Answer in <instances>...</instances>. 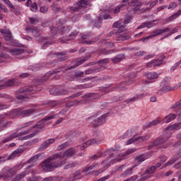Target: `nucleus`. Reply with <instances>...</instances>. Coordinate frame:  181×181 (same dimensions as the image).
Wrapping results in <instances>:
<instances>
[{
	"label": "nucleus",
	"instance_id": "nucleus-1",
	"mask_svg": "<svg viewBox=\"0 0 181 181\" xmlns=\"http://www.w3.org/2000/svg\"><path fill=\"white\" fill-rule=\"evenodd\" d=\"M74 153H76V149L74 148H69L63 154L62 153H57L41 163V166L43 170L53 172L57 168L63 166V159L64 158H71Z\"/></svg>",
	"mask_w": 181,
	"mask_h": 181
},
{
	"label": "nucleus",
	"instance_id": "nucleus-2",
	"mask_svg": "<svg viewBox=\"0 0 181 181\" xmlns=\"http://www.w3.org/2000/svg\"><path fill=\"white\" fill-rule=\"evenodd\" d=\"M33 91H35V89H33L32 88H25L24 89H20L19 93H21V94H24V95L17 94L16 97L18 100H25V98H32V97L30 95H28V94H30V93H33Z\"/></svg>",
	"mask_w": 181,
	"mask_h": 181
},
{
	"label": "nucleus",
	"instance_id": "nucleus-3",
	"mask_svg": "<svg viewBox=\"0 0 181 181\" xmlns=\"http://www.w3.org/2000/svg\"><path fill=\"white\" fill-rule=\"evenodd\" d=\"M89 4L90 1L88 0H80L78 1V3L71 7V11H73V12H77L78 9H81V8H86V6Z\"/></svg>",
	"mask_w": 181,
	"mask_h": 181
},
{
	"label": "nucleus",
	"instance_id": "nucleus-4",
	"mask_svg": "<svg viewBox=\"0 0 181 181\" xmlns=\"http://www.w3.org/2000/svg\"><path fill=\"white\" fill-rule=\"evenodd\" d=\"M54 118H55L54 115L47 116L38 122L35 125L33 126L32 128H37L38 129H42L45 127V122H46V121H50V119H54Z\"/></svg>",
	"mask_w": 181,
	"mask_h": 181
},
{
	"label": "nucleus",
	"instance_id": "nucleus-5",
	"mask_svg": "<svg viewBox=\"0 0 181 181\" xmlns=\"http://www.w3.org/2000/svg\"><path fill=\"white\" fill-rule=\"evenodd\" d=\"M136 149L135 148H131L129 149L126 153H120L117 156V157L112 160V162H119V160H123V159H127L128 155H131V153H134Z\"/></svg>",
	"mask_w": 181,
	"mask_h": 181
},
{
	"label": "nucleus",
	"instance_id": "nucleus-6",
	"mask_svg": "<svg viewBox=\"0 0 181 181\" xmlns=\"http://www.w3.org/2000/svg\"><path fill=\"white\" fill-rule=\"evenodd\" d=\"M88 59H91V54H86V56L83 57V59L77 61L78 64H76L73 66H69V68L66 69V70H73V69H76V67H78L80 64L84 63V62H87Z\"/></svg>",
	"mask_w": 181,
	"mask_h": 181
},
{
	"label": "nucleus",
	"instance_id": "nucleus-7",
	"mask_svg": "<svg viewBox=\"0 0 181 181\" xmlns=\"http://www.w3.org/2000/svg\"><path fill=\"white\" fill-rule=\"evenodd\" d=\"M135 160H137L136 165L125 171L126 175H132V169H134V168H136V166H138L139 165H141V163H142V162L145 160V158L136 157Z\"/></svg>",
	"mask_w": 181,
	"mask_h": 181
},
{
	"label": "nucleus",
	"instance_id": "nucleus-8",
	"mask_svg": "<svg viewBox=\"0 0 181 181\" xmlns=\"http://www.w3.org/2000/svg\"><path fill=\"white\" fill-rule=\"evenodd\" d=\"M57 73H60V71L55 69L54 71H49L47 73L45 74L44 76L41 78V83L43 84L46 80H49L50 78V76H52V74H57Z\"/></svg>",
	"mask_w": 181,
	"mask_h": 181
},
{
	"label": "nucleus",
	"instance_id": "nucleus-9",
	"mask_svg": "<svg viewBox=\"0 0 181 181\" xmlns=\"http://www.w3.org/2000/svg\"><path fill=\"white\" fill-rule=\"evenodd\" d=\"M168 139H169V138L160 136L159 137L153 140V146H159L160 145L165 144V142H166Z\"/></svg>",
	"mask_w": 181,
	"mask_h": 181
},
{
	"label": "nucleus",
	"instance_id": "nucleus-10",
	"mask_svg": "<svg viewBox=\"0 0 181 181\" xmlns=\"http://www.w3.org/2000/svg\"><path fill=\"white\" fill-rule=\"evenodd\" d=\"M146 139L144 136H133L132 139H129L127 142V145H131V144H134V142H144Z\"/></svg>",
	"mask_w": 181,
	"mask_h": 181
},
{
	"label": "nucleus",
	"instance_id": "nucleus-11",
	"mask_svg": "<svg viewBox=\"0 0 181 181\" xmlns=\"http://www.w3.org/2000/svg\"><path fill=\"white\" fill-rule=\"evenodd\" d=\"M54 142V139H49L45 141L40 146L38 151H40V152L45 151V149H46L49 146V145H52V144H53Z\"/></svg>",
	"mask_w": 181,
	"mask_h": 181
},
{
	"label": "nucleus",
	"instance_id": "nucleus-12",
	"mask_svg": "<svg viewBox=\"0 0 181 181\" xmlns=\"http://www.w3.org/2000/svg\"><path fill=\"white\" fill-rule=\"evenodd\" d=\"M180 158H181V153H178L177 154H176L173 156V159L168 161L164 165V166H170L171 165H173V163H175V162H176L177 160H179V159H180Z\"/></svg>",
	"mask_w": 181,
	"mask_h": 181
},
{
	"label": "nucleus",
	"instance_id": "nucleus-13",
	"mask_svg": "<svg viewBox=\"0 0 181 181\" xmlns=\"http://www.w3.org/2000/svg\"><path fill=\"white\" fill-rule=\"evenodd\" d=\"M15 83H16V80L15 79L8 80L3 84H0V90H2V87H13V86H15Z\"/></svg>",
	"mask_w": 181,
	"mask_h": 181
},
{
	"label": "nucleus",
	"instance_id": "nucleus-14",
	"mask_svg": "<svg viewBox=\"0 0 181 181\" xmlns=\"http://www.w3.org/2000/svg\"><path fill=\"white\" fill-rule=\"evenodd\" d=\"M100 71H101V68L93 66L92 68L87 69L85 71V74H94L95 73H100Z\"/></svg>",
	"mask_w": 181,
	"mask_h": 181
},
{
	"label": "nucleus",
	"instance_id": "nucleus-15",
	"mask_svg": "<svg viewBox=\"0 0 181 181\" xmlns=\"http://www.w3.org/2000/svg\"><path fill=\"white\" fill-rule=\"evenodd\" d=\"M5 40L7 42V45H11L12 46H15L16 45V40L13 39L12 35H4Z\"/></svg>",
	"mask_w": 181,
	"mask_h": 181
},
{
	"label": "nucleus",
	"instance_id": "nucleus-16",
	"mask_svg": "<svg viewBox=\"0 0 181 181\" xmlns=\"http://www.w3.org/2000/svg\"><path fill=\"white\" fill-rule=\"evenodd\" d=\"M124 59H125V54H118L117 56L112 59V63H115V64H118V63H119V62H122V60H124Z\"/></svg>",
	"mask_w": 181,
	"mask_h": 181
},
{
	"label": "nucleus",
	"instance_id": "nucleus-17",
	"mask_svg": "<svg viewBox=\"0 0 181 181\" xmlns=\"http://www.w3.org/2000/svg\"><path fill=\"white\" fill-rule=\"evenodd\" d=\"M94 144H97V140H95V139L88 141L83 144V146L80 148V150L84 151V148H87V146H90V145H94Z\"/></svg>",
	"mask_w": 181,
	"mask_h": 181
},
{
	"label": "nucleus",
	"instance_id": "nucleus-18",
	"mask_svg": "<svg viewBox=\"0 0 181 181\" xmlns=\"http://www.w3.org/2000/svg\"><path fill=\"white\" fill-rule=\"evenodd\" d=\"M10 53H12L13 55L18 56L19 54H22L23 53H25V49L14 48V49H10Z\"/></svg>",
	"mask_w": 181,
	"mask_h": 181
},
{
	"label": "nucleus",
	"instance_id": "nucleus-19",
	"mask_svg": "<svg viewBox=\"0 0 181 181\" xmlns=\"http://www.w3.org/2000/svg\"><path fill=\"white\" fill-rule=\"evenodd\" d=\"M22 149H17L14 151L7 158H6V160H11V159H13V158H15L17 155L22 153Z\"/></svg>",
	"mask_w": 181,
	"mask_h": 181
},
{
	"label": "nucleus",
	"instance_id": "nucleus-20",
	"mask_svg": "<svg viewBox=\"0 0 181 181\" xmlns=\"http://www.w3.org/2000/svg\"><path fill=\"white\" fill-rule=\"evenodd\" d=\"M180 128H181V123L180 122L178 124H175L171 126H168L165 129V131H173V129H175L176 131H177V129H180Z\"/></svg>",
	"mask_w": 181,
	"mask_h": 181
},
{
	"label": "nucleus",
	"instance_id": "nucleus-21",
	"mask_svg": "<svg viewBox=\"0 0 181 181\" xmlns=\"http://www.w3.org/2000/svg\"><path fill=\"white\" fill-rule=\"evenodd\" d=\"M42 155H43V153H38L33 157H31L28 161L27 163H35V162H36L37 160V159H39V158H40V156H42Z\"/></svg>",
	"mask_w": 181,
	"mask_h": 181
},
{
	"label": "nucleus",
	"instance_id": "nucleus-22",
	"mask_svg": "<svg viewBox=\"0 0 181 181\" xmlns=\"http://www.w3.org/2000/svg\"><path fill=\"white\" fill-rule=\"evenodd\" d=\"M35 112V110L33 109H29L23 110L21 112H20L21 115H24V117H29V115H32Z\"/></svg>",
	"mask_w": 181,
	"mask_h": 181
},
{
	"label": "nucleus",
	"instance_id": "nucleus-23",
	"mask_svg": "<svg viewBox=\"0 0 181 181\" xmlns=\"http://www.w3.org/2000/svg\"><path fill=\"white\" fill-rule=\"evenodd\" d=\"M114 52H115V50L114 49H107V48H104L103 49H100L99 52V54H111V53H114Z\"/></svg>",
	"mask_w": 181,
	"mask_h": 181
},
{
	"label": "nucleus",
	"instance_id": "nucleus-24",
	"mask_svg": "<svg viewBox=\"0 0 181 181\" xmlns=\"http://www.w3.org/2000/svg\"><path fill=\"white\" fill-rule=\"evenodd\" d=\"M176 119V115L170 114L169 115L166 116L164 119L165 120V124H169L170 121H173V119Z\"/></svg>",
	"mask_w": 181,
	"mask_h": 181
},
{
	"label": "nucleus",
	"instance_id": "nucleus-25",
	"mask_svg": "<svg viewBox=\"0 0 181 181\" xmlns=\"http://www.w3.org/2000/svg\"><path fill=\"white\" fill-rule=\"evenodd\" d=\"M146 77L148 80H155V78H158V74L156 72H150L146 74Z\"/></svg>",
	"mask_w": 181,
	"mask_h": 181
},
{
	"label": "nucleus",
	"instance_id": "nucleus-26",
	"mask_svg": "<svg viewBox=\"0 0 181 181\" xmlns=\"http://www.w3.org/2000/svg\"><path fill=\"white\" fill-rule=\"evenodd\" d=\"M112 28H115L116 29H120L119 33L124 32L122 29H124V25H121V23L119 21H117L112 25Z\"/></svg>",
	"mask_w": 181,
	"mask_h": 181
},
{
	"label": "nucleus",
	"instance_id": "nucleus-27",
	"mask_svg": "<svg viewBox=\"0 0 181 181\" xmlns=\"http://www.w3.org/2000/svg\"><path fill=\"white\" fill-rule=\"evenodd\" d=\"M69 33H70V28H69L68 26L62 27L59 31L60 35H69Z\"/></svg>",
	"mask_w": 181,
	"mask_h": 181
},
{
	"label": "nucleus",
	"instance_id": "nucleus-28",
	"mask_svg": "<svg viewBox=\"0 0 181 181\" xmlns=\"http://www.w3.org/2000/svg\"><path fill=\"white\" fill-rule=\"evenodd\" d=\"M162 91H164V93H167V91H173L175 90L174 87H171L170 84H165L163 88H162Z\"/></svg>",
	"mask_w": 181,
	"mask_h": 181
},
{
	"label": "nucleus",
	"instance_id": "nucleus-29",
	"mask_svg": "<svg viewBox=\"0 0 181 181\" xmlns=\"http://www.w3.org/2000/svg\"><path fill=\"white\" fill-rule=\"evenodd\" d=\"M142 97H144V94L136 95L130 99H127L126 100V103H131V102L136 101V100H139V98H142Z\"/></svg>",
	"mask_w": 181,
	"mask_h": 181
},
{
	"label": "nucleus",
	"instance_id": "nucleus-30",
	"mask_svg": "<svg viewBox=\"0 0 181 181\" xmlns=\"http://www.w3.org/2000/svg\"><path fill=\"white\" fill-rule=\"evenodd\" d=\"M105 118H107L106 115H103L102 116L98 117V124L99 125H102V124H104V122H105Z\"/></svg>",
	"mask_w": 181,
	"mask_h": 181
},
{
	"label": "nucleus",
	"instance_id": "nucleus-31",
	"mask_svg": "<svg viewBox=\"0 0 181 181\" xmlns=\"http://www.w3.org/2000/svg\"><path fill=\"white\" fill-rule=\"evenodd\" d=\"M26 176V171H23L20 174H18L14 177L16 178V180H22Z\"/></svg>",
	"mask_w": 181,
	"mask_h": 181
},
{
	"label": "nucleus",
	"instance_id": "nucleus-32",
	"mask_svg": "<svg viewBox=\"0 0 181 181\" xmlns=\"http://www.w3.org/2000/svg\"><path fill=\"white\" fill-rule=\"evenodd\" d=\"M130 5L131 6H134L135 8H139L142 6V4L139 3L138 0H131Z\"/></svg>",
	"mask_w": 181,
	"mask_h": 181
},
{
	"label": "nucleus",
	"instance_id": "nucleus-33",
	"mask_svg": "<svg viewBox=\"0 0 181 181\" xmlns=\"http://www.w3.org/2000/svg\"><path fill=\"white\" fill-rule=\"evenodd\" d=\"M80 176H81V173L79 170H77L72 175V177H70V180L73 181L74 179H76V177L80 179Z\"/></svg>",
	"mask_w": 181,
	"mask_h": 181
},
{
	"label": "nucleus",
	"instance_id": "nucleus-34",
	"mask_svg": "<svg viewBox=\"0 0 181 181\" xmlns=\"http://www.w3.org/2000/svg\"><path fill=\"white\" fill-rule=\"evenodd\" d=\"M70 145H71V141H66L59 146V151H62V149H66V148H67V146H70Z\"/></svg>",
	"mask_w": 181,
	"mask_h": 181
},
{
	"label": "nucleus",
	"instance_id": "nucleus-35",
	"mask_svg": "<svg viewBox=\"0 0 181 181\" xmlns=\"http://www.w3.org/2000/svg\"><path fill=\"white\" fill-rule=\"evenodd\" d=\"M155 170H156V167L151 166V168H148L146 170V175H152V173H153Z\"/></svg>",
	"mask_w": 181,
	"mask_h": 181
},
{
	"label": "nucleus",
	"instance_id": "nucleus-36",
	"mask_svg": "<svg viewBox=\"0 0 181 181\" xmlns=\"http://www.w3.org/2000/svg\"><path fill=\"white\" fill-rule=\"evenodd\" d=\"M90 121H92L91 122V125H92V127H98V120L97 119H95L94 118V117H91L90 118Z\"/></svg>",
	"mask_w": 181,
	"mask_h": 181
},
{
	"label": "nucleus",
	"instance_id": "nucleus-37",
	"mask_svg": "<svg viewBox=\"0 0 181 181\" xmlns=\"http://www.w3.org/2000/svg\"><path fill=\"white\" fill-rule=\"evenodd\" d=\"M57 93L58 95H66V94L69 93V90L66 89H61L59 90H57Z\"/></svg>",
	"mask_w": 181,
	"mask_h": 181
},
{
	"label": "nucleus",
	"instance_id": "nucleus-38",
	"mask_svg": "<svg viewBox=\"0 0 181 181\" xmlns=\"http://www.w3.org/2000/svg\"><path fill=\"white\" fill-rule=\"evenodd\" d=\"M29 21L31 25H37V23H39V20L37 18L30 17Z\"/></svg>",
	"mask_w": 181,
	"mask_h": 181
},
{
	"label": "nucleus",
	"instance_id": "nucleus-39",
	"mask_svg": "<svg viewBox=\"0 0 181 181\" xmlns=\"http://www.w3.org/2000/svg\"><path fill=\"white\" fill-rule=\"evenodd\" d=\"M16 170L14 168H10L8 170H7V174L9 175L10 177H12V176H15Z\"/></svg>",
	"mask_w": 181,
	"mask_h": 181
},
{
	"label": "nucleus",
	"instance_id": "nucleus-40",
	"mask_svg": "<svg viewBox=\"0 0 181 181\" xmlns=\"http://www.w3.org/2000/svg\"><path fill=\"white\" fill-rule=\"evenodd\" d=\"M177 16H179V13H174L173 15H172L171 16H170L167 18V22H170L173 19H176V18H177Z\"/></svg>",
	"mask_w": 181,
	"mask_h": 181
},
{
	"label": "nucleus",
	"instance_id": "nucleus-41",
	"mask_svg": "<svg viewBox=\"0 0 181 181\" xmlns=\"http://www.w3.org/2000/svg\"><path fill=\"white\" fill-rule=\"evenodd\" d=\"M163 33V31L162 29H157L154 30L153 36L155 37V36H159V35H162Z\"/></svg>",
	"mask_w": 181,
	"mask_h": 181
},
{
	"label": "nucleus",
	"instance_id": "nucleus-42",
	"mask_svg": "<svg viewBox=\"0 0 181 181\" xmlns=\"http://www.w3.org/2000/svg\"><path fill=\"white\" fill-rule=\"evenodd\" d=\"M32 33L33 36H40V32L39 31V29H37V28L36 27L33 28Z\"/></svg>",
	"mask_w": 181,
	"mask_h": 181
},
{
	"label": "nucleus",
	"instance_id": "nucleus-43",
	"mask_svg": "<svg viewBox=\"0 0 181 181\" xmlns=\"http://www.w3.org/2000/svg\"><path fill=\"white\" fill-rule=\"evenodd\" d=\"M22 107H19L17 109H15L12 111V114H15V115H20L21 112H22Z\"/></svg>",
	"mask_w": 181,
	"mask_h": 181
},
{
	"label": "nucleus",
	"instance_id": "nucleus-44",
	"mask_svg": "<svg viewBox=\"0 0 181 181\" xmlns=\"http://www.w3.org/2000/svg\"><path fill=\"white\" fill-rule=\"evenodd\" d=\"M50 30L51 34L54 36L57 34V32H59V28H57V27H50Z\"/></svg>",
	"mask_w": 181,
	"mask_h": 181
},
{
	"label": "nucleus",
	"instance_id": "nucleus-45",
	"mask_svg": "<svg viewBox=\"0 0 181 181\" xmlns=\"http://www.w3.org/2000/svg\"><path fill=\"white\" fill-rule=\"evenodd\" d=\"M1 33L4 35V36H8V35H12V33L9 30H4V29H0Z\"/></svg>",
	"mask_w": 181,
	"mask_h": 181
},
{
	"label": "nucleus",
	"instance_id": "nucleus-46",
	"mask_svg": "<svg viewBox=\"0 0 181 181\" xmlns=\"http://www.w3.org/2000/svg\"><path fill=\"white\" fill-rule=\"evenodd\" d=\"M69 59L68 56L64 55V57H61L58 59V60H54L55 63H58V62H66V60Z\"/></svg>",
	"mask_w": 181,
	"mask_h": 181
},
{
	"label": "nucleus",
	"instance_id": "nucleus-47",
	"mask_svg": "<svg viewBox=\"0 0 181 181\" xmlns=\"http://www.w3.org/2000/svg\"><path fill=\"white\" fill-rule=\"evenodd\" d=\"M155 62H153V67H158V66H160V64H163V61L159 59H154Z\"/></svg>",
	"mask_w": 181,
	"mask_h": 181
},
{
	"label": "nucleus",
	"instance_id": "nucleus-48",
	"mask_svg": "<svg viewBox=\"0 0 181 181\" xmlns=\"http://www.w3.org/2000/svg\"><path fill=\"white\" fill-rule=\"evenodd\" d=\"M30 11H32L33 12H37V4H32Z\"/></svg>",
	"mask_w": 181,
	"mask_h": 181
},
{
	"label": "nucleus",
	"instance_id": "nucleus-49",
	"mask_svg": "<svg viewBox=\"0 0 181 181\" xmlns=\"http://www.w3.org/2000/svg\"><path fill=\"white\" fill-rule=\"evenodd\" d=\"M106 63H108V59L107 58L96 62V64H106Z\"/></svg>",
	"mask_w": 181,
	"mask_h": 181
},
{
	"label": "nucleus",
	"instance_id": "nucleus-50",
	"mask_svg": "<svg viewBox=\"0 0 181 181\" xmlns=\"http://www.w3.org/2000/svg\"><path fill=\"white\" fill-rule=\"evenodd\" d=\"M181 61H179L178 62L175 63V66H173L172 68L170 69V71H175L179 66H180Z\"/></svg>",
	"mask_w": 181,
	"mask_h": 181
},
{
	"label": "nucleus",
	"instance_id": "nucleus-51",
	"mask_svg": "<svg viewBox=\"0 0 181 181\" xmlns=\"http://www.w3.org/2000/svg\"><path fill=\"white\" fill-rule=\"evenodd\" d=\"M52 9L55 13H57V12H60V11H62V8L58 7L57 4H54L52 7Z\"/></svg>",
	"mask_w": 181,
	"mask_h": 181
},
{
	"label": "nucleus",
	"instance_id": "nucleus-52",
	"mask_svg": "<svg viewBox=\"0 0 181 181\" xmlns=\"http://www.w3.org/2000/svg\"><path fill=\"white\" fill-rule=\"evenodd\" d=\"M38 132H40L39 130H36L33 134H30V135L25 136V138H27V139H29V138H33L35 135H37Z\"/></svg>",
	"mask_w": 181,
	"mask_h": 181
},
{
	"label": "nucleus",
	"instance_id": "nucleus-53",
	"mask_svg": "<svg viewBox=\"0 0 181 181\" xmlns=\"http://www.w3.org/2000/svg\"><path fill=\"white\" fill-rule=\"evenodd\" d=\"M131 19H132V17L131 16L126 17L124 21V25H128V23H129V22H131Z\"/></svg>",
	"mask_w": 181,
	"mask_h": 181
},
{
	"label": "nucleus",
	"instance_id": "nucleus-54",
	"mask_svg": "<svg viewBox=\"0 0 181 181\" xmlns=\"http://www.w3.org/2000/svg\"><path fill=\"white\" fill-rule=\"evenodd\" d=\"M128 5H129V0H122L120 6L123 8V6H127Z\"/></svg>",
	"mask_w": 181,
	"mask_h": 181
},
{
	"label": "nucleus",
	"instance_id": "nucleus-55",
	"mask_svg": "<svg viewBox=\"0 0 181 181\" xmlns=\"http://www.w3.org/2000/svg\"><path fill=\"white\" fill-rule=\"evenodd\" d=\"M144 23L145 28H152V25H155V24H153V21L146 22Z\"/></svg>",
	"mask_w": 181,
	"mask_h": 181
},
{
	"label": "nucleus",
	"instance_id": "nucleus-56",
	"mask_svg": "<svg viewBox=\"0 0 181 181\" xmlns=\"http://www.w3.org/2000/svg\"><path fill=\"white\" fill-rule=\"evenodd\" d=\"M84 74L83 71H75L74 72V77H81Z\"/></svg>",
	"mask_w": 181,
	"mask_h": 181
},
{
	"label": "nucleus",
	"instance_id": "nucleus-57",
	"mask_svg": "<svg viewBox=\"0 0 181 181\" xmlns=\"http://www.w3.org/2000/svg\"><path fill=\"white\" fill-rule=\"evenodd\" d=\"M159 122L158 120H153V122H150L148 125V128H151V127H153V125H156V124Z\"/></svg>",
	"mask_w": 181,
	"mask_h": 181
},
{
	"label": "nucleus",
	"instance_id": "nucleus-58",
	"mask_svg": "<svg viewBox=\"0 0 181 181\" xmlns=\"http://www.w3.org/2000/svg\"><path fill=\"white\" fill-rule=\"evenodd\" d=\"M94 42H95L94 40L82 41V43H84L85 45H93V43Z\"/></svg>",
	"mask_w": 181,
	"mask_h": 181
},
{
	"label": "nucleus",
	"instance_id": "nucleus-59",
	"mask_svg": "<svg viewBox=\"0 0 181 181\" xmlns=\"http://www.w3.org/2000/svg\"><path fill=\"white\" fill-rule=\"evenodd\" d=\"M40 12H42V13H46V12H47V8L45 6H42L40 8Z\"/></svg>",
	"mask_w": 181,
	"mask_h": 181
},
{
	"label": "nucleus",
	"instance_id": "nucleus-60",
	"mask_svg": "<svg viewBox=\"0 0 181 181\" xmlns=\"http://www.w3.org/2000/svg\"><path fill=\"white\" fill-rule=\"evenodd\" d=\"M9 136L12 141L13 139H15V138H18V136H19V133L15 132V133L12 134L11 135H10Z\"/></svg>",
	"mask_w": 181,
	"mask_h": 181
},
{
	"label": "nucleus",
	"instance_id": "nucleus-61",
	"mask_svg": "<svg viewBox=\"0 0 181 181\" xmlns=\"http://www.w3.org/2000/svg\"><path fill=\"white\" fill-rule=\"evenodd\" d=\"M144 54H146V52L145 51H139V52L136 53V56L137 57H139L141 56H144Z\"/></svg>",
	"mask_w": 181,
	"mask_h": 181
},
{
	"label": "nucleus",
	"instance_id": "nucleus-62",
	"mask_svg": "<svg viewBox=\"0 0 181 181\" xmlns=\"http://www.w3.org/2000/svg\"><path fill=\"white\" fill-rule=\"evenodd\" d=\"M1 177L3 178V180H8V179H10V175L6 173V175H1Z\"/></svg>",
	"mask_w": 181,
	"mask_h": 181
},
{
	"label": "nucleus",
	"instance_id": "nucleus-63",
	"mask_svg": "<svg viewBox=\"0 0 181 181\" xmlns=\"http://www.w3.org/2000/svg\"><path fill=\"white\" fill-rule=\"evenodd\" d=\"M121 8H122V6H121V5L116 6L115 8L114 13H119V11H121Z\"/></svg>",
	"mask_w": 181,
	"mask_h": 181
},
{
	"label": "nucleus",
	"instance_id": "nucleus-64",
	"mask_svg": "<svg viewBox=\"0 0 181 181\" xmlns=\"http://www.w3.org/2000/svg\"><path fill=\"white\" fill-rule=\"evenodd\" d=\"M173 168L175 169H180L181 168V162H179L173 165Z\"/></svg>",
	"mask_w": 181,
	"mask_h": 181
}]
</instances>
